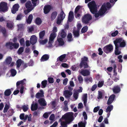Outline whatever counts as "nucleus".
<instances>
[{
	"label": "nucleus",
	"instance_id": "36",
	"mask_svg": "<svg viewBox=\"0 0 127 127\" xmlns=\"http://www.w3.org/2000/svg\"><path fill=\"white\" fill-rule=\"evenodd\" d=\"M67 38L68 41L70 42L72 41L73 39L72 38V35L71 33H68L67 35Z\"/></svg>",
	"mask_w": 127,
	"mask_h": 127
},
{
	"label": "nucleus",
	"instance_id": "14",
	"mask_svg": "<svg viewBox=\"0 0 127 127\" xmlns=\"http://www.w3.org/2000/svg\"><path fill=\"white\" fill-rule=\"evenodd\" d=\"M106 10L107 9L105 5L103 4L101 7L100 10L99 11L100 15L101 16L103 15L105 12Z\"/></svg>",
	"mask_w": 127,
	"mask_h": 127
},
{
	"label": "nucleus",
	"instance_id": "61",
	"mask_svg": "<svg viewBox=\"0 0 127 127\" xmlns=\"http://www.w3.org/2000/svg\"><path fill=\"white\" fill-rule=\"evenodd\" d=\"M87 94H84L82 97L83 100H87Z\"/></svg>",
	"mask_w": 127,
	"mask_h": 127
},
{
	"label": "nucleus",
	"instance_id": "25",
	"mask_svg": "<svg viewBox=\"0 0 127 127\" xmlns=\"http://www.w3.org/2000/svg\"><path fill=\"white\" fill-rule=\"evenodd\" d=\"M38 108V105L37 103L32 104L31 106V109L32 111H34L37 110Z\"/></svg>",
	"mask_w": 127,
	"mask_h": 127
},
{
	"label": "nucleus",
	"instance_id": "49",
	"mask_svg": "<svg viewBox=\"0 0 127 127\" xmlns=\"http://www.w3.org/2000/svg\"><path fill=\"white\" fill-rule=\"evenodd\" d=\"M24 47H21L19 48L17 52L18 53L19 55L21 54V53L24 52Z\"/></svg>",
	"mask_w": 127,
	"mask_h": 127
},
{
	"label": "nucleus",
	"instance_id": "20",
	"mask_svg": "<svg viewBox=\"0 0 127 127\" xmlns=\"http://www.w3.org/2000/svg\"><path fill=\"white\" fill-rule=\"evenodd\" d=\"M25 6L27 8H34V7L33 6V5L32 4L31 1H28L25 4Z\"/></svg>",
	"mask_w": 127,
	"mask_h": 127
},
{
	"label": "nucleus",
	"instance_id": "39",
	"mask_svg": "<svg viewBox=\"0 0 127 127\" xmlns=\"http://www.w3.org/2000/svg\"><path fill=\"white\" fill-rule=\"evenodd\" d=\"M12 60V58L10 57H7L5 60L6 63L7 64H10Z\"/></svg>",
	"mask_w": 127,
	"mask_h": 127
},
{
	"label": "nucleus",
	"instance_id": "47",
	"mask_svg": "<svg viewBox=\"0 0 127 127\" xmlns=\"http://www.w3.org/2000/svg\"><path fill=\"white\" fill-rule=\"evenodd\" d=\"M79 94L78 92H76L75 91L74 92L73 95V96L75 100H76L78 98Z\"/></svg>",
	"mask_w": 127,
	"mask_h": 127
},
{
	"label": "nucleus",
	"instance_id": "41",
	"mask_svg": "<svg viewBox=\"0 0 127 127\" xmlns=\"http://www.w3.org/2000/svg\"><path fill=\"white\" fill-rule=\"evenodd\" d=\"M47 81L46 80H44L41 82V87L42 88H45L47 84Z\"/></svg>",
	"mask_w": 127,
	"mask_h": 127
},
{
	"label": "nucleus",
	"instance_id": "57",
	"mask_svg": "<svg viewBox=\"0 0 127 127\" xmlns=\"http://www.w3.org/2000/svg\"><path fill=\"white\" fill-rule=\"evenodd\" d=\"M67 123L65 122H62L61 123V125L62 127H67Z\"/></svg>",
	"mask_w": 127,
	"mask_h": 127
},
{
	"label": "nucleus",
	"instance_id": "29",
	"mask_svg": "<svg viewBox=\"0 0 127 127\" xmlns=\"http://www.w3.org/2000/svg\"><path fill=\"white\" fill-rule=\"evenodd\" d=\"M1 31L3 34V36L6 37L7 36V34L6 32V30L4 28H1Z\"/></svg>",
	"mask_w": 127,
	"mask_h": 127
},
{
	"label": "nucleus",
	"instance_id": "5",
	"mask_svg": "<svg viewBox=\"0 0 127 127\" xmlns=\"http://www.w3.org/2000/svg\"><path fill=\"white\" fill-rule=\"evenodd\" d=\"M92 15L89 14L87 13L85 14L82 18V22L85 24H88L90 21L92 19Z\"/></svg>",
	"mask_w": 127,
	"mask_h": 127
},
{
	"label": "nucleus",
	"instance_id": "38",
	"mask_svg": "<svg viewBox=\"0 0 127 127\" xmlns=\"http://www.w3.org/2000/svg\"><path fill=\"white\" fill-rule=\"evenodd\" d=\"M119 48L117 46H115V53L116 55H120L121 53V52L119 51Z\"/></svg>",
	"mask_w": 127,
	"mask_h": 127
},
{
	"label": "nucleus",
	"instance_id": "63",
	"mask_svg": "<svg viewBox=\"0 0 127 127\" xmlns=\"http://www.w3.org/2000/svg\"><path fill=\"white\" fill-rule=\"evenodd\" d=\"M118 33V31L116 30L114 32L112 33L111 34V35L112 36H115L117 35Z\"/></svg>",
	"mask_w": 127,
	"mask_h": 127
},
{
	"label": "nucleus",
	"instance_id": "54",
	"mask_svg": "<svg viewBox=\"0 0 127 127\" xmlns=\"http://www.w3.org/2000/svg\"><path fill=\"white\" fill-rule=\"evenodd\" d=\"M104 84V82L103 81H99L98 82V83L97 84V86L99 87H101Z\"/></svg>",
	"mask_w": 127,
	"mask_h": 127
},
{
	"label": "nucleus",
	"instance_id": "27",
	"mask_svg": "<svg viewBox=\"0 0 127 127\" xmlns=\"http://www.w3.org/2000/svg\"><path fill=\"white\" fill-rule=\"evenodd\" d=\"M33 19V16L32 14H31L28 16L27 20V22L28 24H30Z\"/></svg>",
	"mask_w": 127,
	"mask_h": 127
},
{
	"label": "nucleus",
	"instance_id": "52",
	"mask_svg": "<svg viewBox=\"0 0 127 127\" xmlns=\"http://www.w3.org/2000/svg\"><path fill=\"white\" fill-rule=\"evenodd\" d=\"M78 79L80 83H83V80L82 76L81 75H79L78 76Z\"/></svg>",
	"mask_w": 127,
	"mask_h": 127
},
{
	"label": "nucleus",
	"instance_id": "56",
	"mask_svg": "<svg viewBox=\"0 0 127 127\" xmlns=\"http://www.w3.org/2000/svg\"><path fill=\"white\" fill-rule=\"evenodd\" d=\"M80 8V5L77 6L75 10V14L76 15L77 13L78 10Z\"/></svg>",
	"mask_w": 127,
	"mask_h": 127
},
{
	"label": "nucleus",
	"instance_id": "4",
	"mask_svg": "<svg viewBox=\"0 0 127 127\" xmlns=\"http://www.w3.org/2000/svg\"><path fill=\"white\" fill-rule=\"evenodd\" d=\"M5 46L9 49L12 50L13 48L15 49L18 48L19 46V44L18 43H13L11 42H7L5 45Z\"/></svg>",
	"mask_w": 127,
	"mask_h": 127
},
{
	"label": "nucleus",
	"instance_id": "43",
	"mask_svg": "<svg viewBox=\"0 0 127 127\" xmlns=\"http://www.w3.org/2000/svg\"><path fill=\"white\" fill-rule=\"evenodd\" d=\"M17 67L19 68L21 65L22 63V61L21 59H18L16 62Z\"/></svg>",
	"mask_w": 127,
	"mask_h": 127
},
{
	"label": "nucleus",
	"instance_id": "21",
	"mask_svg": "<svg viewBox=\"0 0 127 127\" xmlns=\"http://www.w3.org/2000/svg\"><path fill=\"white\" fill-rule=\"evenodd\" d=\"M81 74L84 76H87L90 75V72L88 70H83L81 72Z\"/></svg>",
	"mask_w": 127,
	"mask_h": 127
},
{
	"label": "nucleus",
	"instance_id": "37",
	"mask_svg": "<svg viewBox=\"0 0 127 127\" xmlns=\"http://www.w3.org/2000/svg\"><path fill=\"white\" fill-rule=\"evenodd\" d=\"M45 31L44 30L41 31L39 34V37L40 38L42 39L43 37L45 35Z\"/></svg>",
	"mask_w": 127,
	"mask_h": 127
},
{
	"label": "nucleus",
	"instance_id": "1",
	"mask_svg": "<svg viewBox=\"0 0 127 127\" xmlns=\"http://www.w3.org/2000/svg\"><path fill=\"white\" fill-rule=\"evenodd\" d=\"M114 43L115 46L118 47H124L126 45V43L124 40L121 38H118L114 41Z\"/></svg>",
	"mask_w": 127,
	"mask_h": 127
},
{
	"label": "nucleus",
	"instance_id": "35",
	"mask_svg": "<svg viewBox=\"0 0 127 127\" xmlns=\"http://www.w3.org/2000/svg\"><path fill=\"white\" fill-rule=\"evenodd\" d=\"M107 107V108L106 109V112H110L113 109V106L112 105H109Z\"/></svg>",
	"mask_w": 127,
	"mask_h": 127
},
{
	"label": "nucleus",
	"instance_id": "13",
	"mask_svg": "<svg viewBox=\"0 0 127 127\" xmlns=\"http://www.w3.org/2000/svg\"><path fill=\"white\" fill-rule=\"evenodd\" d=\"M112 90L113 93L115 94H118L121 91V88L120 86H115L112 88Z\"/></svg>",
	"mask_w": 127,
	"mask_h": 127
},
{
	"label": "nucleus",
	"instance_id": "32",
	"mask_svg": "<svg viewBox=\"0 0 127 127\" xmlns=\"http://www.w3.org/2000/svg\"><path fill=\"white\" fill-rule=\"evenodd\" d=\"M35 22L36 24L37 25H39L42 22V21L41 19L39 17L37 18L35 20Z\"/></svg>",
	"mask_w": 127,
	"mask_h": 127
},
{
	"label": "nucleus",
	"instance_id": "59",
	"mask_svg": "<svg viewBox=\"0 0 127 127\" xmlns=\"http://www.w3.org/2000/svg\"><path fill=\"white\" fill-rule=\"evenodd\" d=\"M22 108L24 112L26 111L28 109V107L25 105H23Z\"/></svg>",
	"mask_w": 127,
	"mask_h": 127
},
{
	"label": "nucleus",
	"instance_id": "58",
	"mask_svg": "<svg viewBox=\"0 0 127 127\" xmlns=\"http://www.w3.org/2000/svg\"><path fill=\"white\" fill-rule=\"evenodd\" d=\"M100 107L99 106H97L95 107L94 109L93 112L94 113H96L97 112L99 109Z\"/></svg>",
	"mask_w": 127,
	"mask_h": 127
},
{
	"label": "nucleus",
	"instance_id": "15",
	"mask_svg": "<svg viewBox=\"0 0 127 127\" xmlns=\"http://www.w3.org/2000/svg\"><path fill=\"white\" fill-rule=\"evenodd\" d=\"M19 6L18 4H14L13 6L12 9L11 11L12 13L14 14L16 13V12L18 10Z\"/></svg>",
	"mask_w": 127,
	"mask_h": 127
},
{
	"label": "nucleus",
	"instance_id": "11",
	"mask_svg": "<svg viewBox=\"0 0 127 127\" xmlns=\"http://www.w3.org/2000/svg\"><path fill=\"white\" fill-rule=\"evenodd\" d=\"M56 36V34L54 33H51L50 35L49 39L48 44L49 45H52L53 42V40Z\"/></svg>",
	"mask_w": 127,
	"mask_h": 127
},
{
	"label": "nucleus",
	"instance_id": "28",
	"mask_svg": "<svg viewBox=\"0 0 127 127\" xmlns=\"http://www.w3.org/2000/svg\"><path fill=\"white\" fill-rule=\"evenodd\" d=\"M65 15L64 13V12L62 10L61 11L59 16L58 17L60 18L62 20H63L65 18Z\"/></svg>",
	"mask_w": 127,
	"mask_h": 127
},
{
	"label": "nucleus",
	"instance_id": "18",
	"mask_svg": "<svg viewBox=\"0 0 127 127\" xmlns=\"http://www.w3.org/2000/svg\"><path fill=\"white\" fill-rule=\"evenodd\" d=\"M66 56V54H64L61 55L57 59V61H58L59 60L62 62H65L66 60H64V59L65 57Z\"/></svg>",
	"mask_w": 127,
	"mask_h": 127
},
{
	"label": "nucleus",
	"instance_id": "62",
	"mask_svg": "<svg viewBox=\"0 0 127 127\" xmlns=\"http://www.w3.org/2000/svg\"><path fill=\"white\" fill-rule=\"evenodd\" d=\"M68 79L67 78L65 79L63 81V84L65 86L67 85Z\"/></svg>",
	"mask_w": 127,
	"mask_h": 127
},
{
	"label": "nucleus",
	"instance_id": "6",
	"mask_svg": "<svg viewBox=\"0 0 127 127\" xmlns=\"http://www.w3.org/2000/svg\"><path fill=\"white\" fill-rule=\"evenodd\" d=\"M7 3L1 2L0 3V11L5 12L8 10V8Z\"/></svg>",
	"mask_w": 127,
	"mask_h": 127
},
{
	"label": "nucleus",
	"instance_id": "10",
	"mask_svg": "<svg viewBox=\"0 0 127 127\" xmlns=\"http://www.w3.org/2000/svg\"><path fill=\"white\" fill-rule=\"evenodd\" d=\"M72 92L68 90H64L63 92V95L66 98H69L72 94Z\"/></svg>",
	"mask_w": 127,
	"mask_h": 127
},
{
	"label": "nucleus",
	"instance_id": "51",
	"mask_svg": "<svg viewBox=\"0 0 127 127\" xmlns=\"http://www.w3.org/2000/svg\"><path fill=\"white\" fill-rule=\"evenodd\" d=\"M27 9L25 10L24 11V13L25 15H27L28 13L31 12L32 10L33 9V8H27Z\"/></svg>",
	"mask_w": 127,
	"mask_h": 127
},
{
	"label": "nucleus",
	"instance_id": "24",
	"mask_svg": "<svg viewBox=\"0 0 127 127\" xmlns=\"http://www.w3.org/2000/svg\"><path fill=\"white\" fill-rule=\"evenodd\" d=\"M57 15V12L55 11L52 12L51 15V19L52 21L54 20L56 18Z\"/></svg>",
	"mask_w": 127,
	"mask_h": 127
},
{
	"label": "nucleus",
	"instance_id": "9",
	"mask_svg": "<svg viewBox=\"0 0 127 127\" xmlns=\"http://www.w3.org/2000/svg\"><path fill=\"white\" fill-rule=\"evenodd\" d=\"M52 9V6L49 5H46L44 6L43 8V12L45 14L49 13Z\"/></svg>",
	"mask_w": 127,
	"mask_h": 127
},
{
	"label": "nucleus",
	"instance_id": "26",
	"mask_svg": "<svg viewBox=\"0 0 127 127\" xmlns=\"http://www.w3.org/2000/svg\"><path fill=\"white\" fill-rule=\"evenodd\" d=\"M65 29L62 30L61 32L60 33V36L63 38H64L66 36V33L65 32Z\"/></svg>",
	"mask_w": 127,
	"mask_h": 127
},
{
	"label": "nucleus",
	"instance_id": "33",
	"mask_svg": "<svg viewBox=\"0 0 127 127\" xmlns=\"http://www.w3.org/2000/svg\"><path fill=\"white\" fill-rule=\"evenodd\" d=\"M6 26L9 29H11L13 27V23L11 21L7 23Z\"/></svg>",
	"mask_w": 127,
	"mask_h": 127
},
{
	"label": "nucleus",
	"instance_id": "40",
	"mask_svg": "<svg viewBox=\"0 0 127 127\" xmlns=\"http://www.w3.org/2000/svg\"><path fill=\"white\" fill-rule=\"evenodd\" d=\"M31 1L34 7L37 5L39 3V0H31Z\"/></svg>",
	"mask_w": 127,
	"mask_h": 127
},
{
	"label": "nucleus",
	"instance_id": "60",
	"mask_svg": "<svg viewBox=\"0 0 127 127\" xmlns=\"http://www.w3.org/2000/svg\"><path fill=\"white\" fill-rule=\"evenodd\" d=\"M63 20H62L60 18L58 17L56 22L57 24L58 25L60 24L61 22Z\"/></svg>",
	"mask_w": 127,
	"mask_h": 127
},
{
	"label": "nucleus",
	"instance_id": "55",
	"mask_svg": "<svg viewBox=\"0 0 127 127\" xmlns=\"http://www.w3.org/2000/svg\"><path fill=\"white\" fill-rule=\"evenodd\" d=\"M55 118V115L54 114H52L50 116L49 120L51 121H54V119Z\"/></svg>",
	"mask_w": 127,
	"mask_h": 127
},
{
	"label": "nucleus",
	"instance_id": "17",
	"mask_svg": "<svg viewBox=\"0 0 127 127\" xmlns=\"http://www.w3.org/2000/svg\"><path fill=\"white\" fill-rule=\"evenodd\" d=\"M40 93L38 92L35 95V97L36 98H39L41 97H44V93L42 90H40L39 91Z\"/></svg>",
	"mask_w": 127,
	"mask_h": 127
},
{
	"label": "nucleus",
	"instance_id": "31",
	"mask_svg": "<svg viewBox=\"0 0 127 127\" xmlns=\"http://www.w3.org/2000/svg\"><path fill=\"white\" fill-rule=\"evenodd\" d=\"M26 80L25 79H24L23 80L21 81H18L16 83V87L17 88H19V86L20 84H21L23 86L24 84V81Z\"/></svg>",
	"mask_w": 127,
	"mask_h": 127
},
{
	"label": "nucleus",
	"instance_id": "50",
	"mask_svg": "<svg viewBox=\"0 0 127 127\" xmlns=\"http://www.w3.org/2000/svg\"><path fill=\"white\" fill-rule=\"evenodd\" d=\"M84 80L85 82H89V81L91 82H92V78L91 77H86L85 78Z\"/></svg>",
	"mask_w": 127,
	"mask_h": 127
},
{
	"label": "nucleus",
	"instance_id": "7",
	"mask_svg": "<svg viewBox=\"0 0 127 127\" xmlns=\"http://www.w3.org/2000/svg\"><path fill=\"white\" fill-rule=\"evenodd\" d=\"M113 46L110 44L105 46L103 48L104 51L106 53H111L113 51Z\"/></svg>",
	"mask_w": 127,
	"mask_h": 127
},
{
	"label": "nucleus",
	"instance_id": "46",
	"mask_svg": "<svg viewBox=\"0 0 127 127\" xmlns=\"http://www.w3.org/2000/svg\"><path fill=\"white\" fill-rule=\"evenodd\" d=\"M10 72L11 73L12 76H14L16 75L17 73L16 70L14 69H11L10 70Z\"/></svg>",
	"mask_w": 127,
	"mask_h": 127
},
{
	"label": "nucleus",
	"instance_id": "48",
	"mask_svg": "<svg viewBox=\"0 0 127 127\" xmlns=\"http://www.w3.org/2000/svg\"><path fill=\"white\" fill-rule=\"evenodd\" d=\"M9 108V106L6 104L4 108L3 112L5 113L7 112Z\"/></svg>",
	"mask_w": 127,
	"mask_h": 127
},
{
	"label": "nucleus",
	"instance_id": "3",
	"mask_svg": "<svg viewBox=\"0 0 127 127\" xmlns=\"http://www.w3.org/2000/svg\"><path fill=\"white\" fill-rule=\"evenodd\" d=\"M87 57L84 56L81 59V61L80 64L79 66L81 68L83 67L84 68H88L89 65L87 62L88 61Z\"/></svg>",
	"mask_w": 127,
	"mask_h": 127
},
{
	"label": "nucleus",
	"instance_id": "22",
	"mask_svg": "<svg viewBox=\"0 0 127 127\" xmlns=\"http://www.w3.org/2000/svg\"><path fill=\"white\" fill-rule=\"evenodd\" d=\"M49 58V56L48 54H45L43 55L41 57L40 61L44 62L47 60Z\"/></svg>",
	"mask_w": 127,
	"mask_h": 127
},
{
	"label": "nucleus",
	"instance_id": "12",
	"mask_svg": "<svg viewBox=\"0 0 127 127\" xmlns=\"http://www.w3.org/2000/svg\"><path fill=\"white\" fill-rule=\"evenodd\" d=\"M115 95L114 94H112L109 97L108 100L107 104L108 105L111 104L113 102L115 97Z\"/></svg>",
	"mask_w": 127,
	"mask_h": 127
},
{
	"label": "nucleus",
	"instance_id": "34",
	"mask_svg": "<svg viewBox=\"0 0 127 127\" xmlns=\"http://www.w3.org/2000/svg\"><path fill=\"white\" fill-rule=\"evenodd\" d=\"M57 40L60 45L62 46L64 44V42L62 38H58L57 39Z\"/></svg>",
	"mask_w": 127,
	"mask_h": 127
},
{
	"label": "nucleus",
	"instance_id": "53",
	"mask_svg": "<svg viewBox=\"0 0 127 127\" xmlns=\"http://www.w3.org/2000/svg\"><path fill=\"white\" fill-rule=\"evenodd\" d=\"M48 80L49 83H53L54 82V79L53 78L51 77H48Z\"/></svg>",
	"mask_w": 127,
	"mask_h": 127
},
{
	"label": "nucleus",
	"instance_id": "8",
	"mask_svg": "<svg viewBox=\"0 0 127 127\" xmlns=\"http://www.w3.org/2000/svg\"><path fill=\"white\" fill-rule=\"evenodd\" d=\"M64 118L68 123L71 122L73 120V116L69 113L65 114L64 116Z\"/></svg>",
	"mask_w": 127,
	"mask_h": 127
},
{
	"label": "nucleus",
	"instance_id": "2",
	"mask_svg": "<svg viewBox=\"0 0 127 127\" xmlns=\"http://www.w3.org/2000/svg\"><path fill=\"white\" fill-rule=\"evenodd\" d=\"M88 6L90 12L92 14L95 13L97 12V6L95 1H92L89 2L88 4Z\"/></svg>",
	"mask_w": 127,
	"mask_h": 127
},
{
	"label": "nucleus",
	"instance_id": "30",
	"mask_svg": "<svg viewBox=\"0 0 127 127\" xmlns=\"http://www.w3.org/2000/svg\"><path fill=\"white\" fill-rule=\"evenodd\" d=\"M11 91L10 89H8L6 90L4 92V94L5 96H8L11 94Z\"/></svg>",
	"mask_w": 127,
	"mask_h": 127
},
{
	"label": "nucleus",
	"instance_id": "44",
	"mask_svg": "<svg viewBox=\"0 0 127 127\" xmlns=\"http://www.w3.org/2000/svg\"><path fill=\"white\" fill-rule=\"evenodd\" d=\"M73 33L75 37H78L79 36V32L78 31H73Z\"/></svg>",
	"mask_w": 127,
	"mask_h": 127
},
{
	"label": "nucleus",
	"instance_id": "64",
	"mask_svg": "<svg viewBox=\"0 0 127 127\" xmlns=\"http://www.w3.org/2000/svg\"><path fill=\"white\" fill-rule=\"evenodd\" d=\"M98 95L97 97L98 99L101 98L102 97V93L101 92H98Z\"/></svg>",
	"mask_w": 127,
	"mask_h": 127
},
{
	"label": "nucleus",
	"instance_id": "23",
	"mask_svg": "<svg viewBox=\"0 0 127 127\" xmlns=\"http://www.w3.org/2000/svg\"><path fill=\"white\" fill-rule=\"evenodd\" d=\"M25 16L22 13H20L17 15L16 20H17L20 21L22 20Z\"/></svg>",
	"mask_w": 127,
	"mask_h": 127
},
{
	"label": "nucleus",
	"instance_id": "45",
	"mask_svg": "<svg viewBox=\"0 0 127 127\" xmlns=\"http://www.w3.org/2000/svg\"><path fill=\"white\" fill-rule=\"evenodd\" d=\"M88 27L86 26L84 27L81 29V32L82 33H84L86 32L88 30Z\"/></svg>",
	"mask_w": 127,
	"mask_h": 127
},
{
	"label": "nucleus",
	"instance_id": "19",
	"mask_svg": "<svg viewBox=\"0 0 127 127\" xmlns=\"http://www.w3.org/2000/svg\"><path fill=\"white\" fill-rule=\"evenodd\" d=\"M38 102L41 106H45L47 105L46 101L43 98H40L38 100Z\"/></svg>",
	"mask_w": 127,
	"mask_h": 127
},
{
	"label": "nucleus",
	"instance_id": "16",
	"mask_svg": "<svg viewBox=\"0 0 127 127\" xmlns=\"http://www.w3.org/2000/svg\"><path fill=\"white\" fill-rule=\"evenodd\" d=\"M37 39L36 36L35 35H32L30 38V43L33 45L35 44L37 41Z\"/></svg>",
	"mask_w": 127,
	"mask_h": 127
},
{
	"label": "nucleus",
	"instance_id": "42",
	"mask_svg": "<svg viewBox=\"0 0 127 127\" xmlns=\"http://www.w3.org/2000/svg\"><path fill=\"white\" fill-rule=\"evenodd\" d=\"M87 123L86 121L83 122L82 121L79 123H78V126L79 127H85Z\"/></svg>",
	"mask_w": 127,
	"mask_h": 127
}]
</instances>
